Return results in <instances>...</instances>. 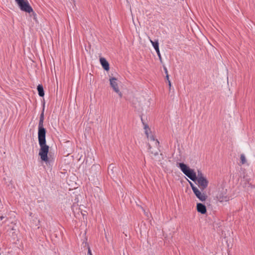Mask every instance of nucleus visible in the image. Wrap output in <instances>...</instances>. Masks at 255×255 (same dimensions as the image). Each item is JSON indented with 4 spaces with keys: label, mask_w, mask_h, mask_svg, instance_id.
I'll return each mask as SVG.
<instances>
[{
    "label": "nucleus",
    "mask_w": 255,
    "mask_h": 255,
    "mask_svg": "<svg viewBox=\"0 0 255 255\" xmlns=\"http://www.w3.org/2000/svg\"><path fill=\"white\" fill-rule=\"evenodd\" d=\"M177 165L186 176L195 182L201 192L207 188L209 181L206 176L202 173L198 172L197 175H196L194 169L190 168L184 163H177Z\"/></svg>",
    "instance_id": "nucleus-1"
},
{
    "label": "nucleus",
    "mask_w": 255,
    "mask_h": 255,
    "mask_svg": "<svg viewBox=\"0 0 255 255\" xmlns=\"http://www.w3.org/2000/svg\"><path fill=\"white\" fill-rule=\"evenodd\" d=\"M43 120H39L38 127V139L40 146L38 154L42 161L47 163L48 161V153L49 146L46 143V129L43 127Z\"/></svg>",
    "instance_id": "nucleus-2"
},
{
    "label": "nucleus",
    "mask_w": 255,
    "mask_h": 255,
    "mask_svg": "<svg viewBox=\"0 0 255 255\" xmlns=\"http://www.w3.org/2000/svg\"><path fill=\"white\" fill-rule=\"evenodd\" d=\"M142 124L144 133L148 141V149L152 154L156 155L158 154L159 142L157 139H155L148 125L144 122H142Z\"/></svg>",
    "instance_id": "nucleus-3"
},
{
    "label": "nucleus",
    "mask_w": 255,
    "mask_h": 255,
    "mask_svg": "<svg viewBox=\"0 0 255 255\" xmlns=\"http://www.w3.org/2000/svg\"><path fill=\"white\" fill-rule=\"evenodd\" d=\"M15 1L21 10L28 13H32L33 19L37 21V15L27 0H15Z\"/></svg>",
    "instance_id": "nucleus-4"
},
{
    "label": "nucleus",
    "mask_w": 255,
    "mask_h": 255,
    "mask_svg": "<svg viewBox=\"0 0 255 255\" xmlns=\"http://www.w3.org/2000/svg\"><path fill=\"white\" fill-rule=\"evenodd\" d=\"M189 182L192 190L196 197L202 202L205 201L207 198L206 194L205 193L201 192L198 188L193 184L192 182L190 181H189Z\"/></svg>",
    "instance_id": "nucleus-5"
},
{
    "label": "nucleus",
    "mask_w": 255,
    "mask_h": 255,
    "mask_svg": "<svg viewBox=\"0 0 255 255\" xmlns=\"http://www.w3.org/2000/svg\"><path fill=\"white\" fill-rule=\"evenodd\" d=\"M73 211L75 217L80 220H81L85 223H87V212L86 211H82L78 207L73 206Z\"/></svg>",
    "instance_id": "nucleus-6"
},
{
    "label": "nucleus",
    "mask_w": 255,
    "mask_h": 255,
    "mask_svg": "<svg viewBox=\"0 0 255 255\" xmlns=\"http://www.w3.org/2000/svg\"><path fill=\"white\" fill-rule=\"evenodd\" d=\"M110 83L111 87L113 88V90L117 93L120 97H122V93L120 91L119 88V81L116 78L112 77L109 80Z\"/></svg>",
    "instance_id": "nucleus-7"
},
{
    "label": "nucleus",
    "mask_w": 255,
    "mask_h": 255,
    "mask_svg": "<svg viewBox=\"0 0 255 255\" xmlns=\"http://www.w3.org/2000/svg\"><path fill=\"white\" fill-rule=\"evenodd\" d=\"M216 198L220 203L228 202L230 200V197L228 196L225 192L219 193L217 195Z\"/></svg>",
    "instance_id": "nucleus-8"
},
{
    "label": "nucleus",
    "mask_w": 255,
    "mask_h": 255,
    "mask_svg": "<svg viewBox=\"0 0 255 255\" xmlns=\"http://www.w3.org/2000/svg\"><path fill=\"white\" fill-rule=\"evenodd\" d=\"M100 63L104 70L106 71H109L110 69L109 64L107 60L104 57H101L100 58Z\"/></svg>",
    "instance_id": "nucleus-9"
},
{
    "label": "nucleus",
    "mask_w": 255,
    "mask_h": 255,
    "mask_svg": "<svg viewBox=\"0 0 255 255\" xmlns=\"http://www.w3.org/2000/svg\"><path fill=\"white\" fill-rule=\"evenodd\" d=\"M197 211L198 212L202 214H205L207 212V209L206 206L200 203H198L197 204Z\"/></svg>",
    "instance_id": "nucleus-10"
},
{
    "label": "nucleus",
    "mask_w": 255,
    "mask_h": 255,
    "mask_svg": "<svg viewBox=\"0 0 255 255\" xmlns=\"http://www.w3.org/2000/svg\"><path fill=\"white\" fill-rule=\"evenodd\" d=\"M37 89L39 96L40 97H43L44 95V92L43 86L41 85H38Z\"/></svg>",
    "instance_id": "nucleus-11"
},
{
    "label": "nucleus",
    "mask_w": 255,
    "mask_h": 255,
    "mask_svg": "<svg viewBox=\"0 0 255 255\" xmlns=\"http://www.w3.org/2000/svg\"><path fill=\"white\" fill-rule=\"evenodd\" d=\"M149 39L150 43L152 44L153 47H154V49L158 50V49L159 48V43L158 41H153L150 38V37H149Z\"/></svg>",
    "instance_id": "nucleus-12"
},
{
    "label": "nucleus",
    "mask_w": 255,
    "mask_h": 255,
    "mask_svg": "<svg viewBox=\"0 0 255 255\" xmlns=\"http://www.w3.org/2000/svg\"><path fill=\"white\" fill-rule=\"evenodd\" d=\"M240 159H241V162L242 164H244L246 163V162H247L246 158L244 154H242L241 155Z\"/></svg>",
    "instance_id": "nucleus-13"
},
{
    "label": "nucleus",
    "mask_w": 255,
    "mask_h": 255,
    "mask_svg": "<svg viewBox=\"0 0 255 255\" xmlns=\"http://www.w3.org/2000/svg\"><path fill=\"white\" fill-rule=\"evenodd\" d=\"M164 69L165 73L166 74V77L167 79L168 80L169 85V86H171V83H170V81L169 80V76H168V74L167 70L166 68H165V67L164 68Z\"/></svg>",
    "instance_id": "nucleus-14"
},
{
    "label": "nucleus",
    "mask_w": 255,
    "mask_h": 255,
    "mask_svg": "<svg viewBox=\"0 0 255 255\" xmlns=\"http://www.w3.org/2000/svg\"><path fill=\"white\" fill-rule=\"evenodd\" d=\"M44 110H43L42 113L40 114V120H42L44 121Z\"/></svg>",
    "instance_id": "nucleus-15"
},
{
    "label": "nucleus",
    "mask_w": 255,
    "mask_h": 255,
    "mask_svg": "<svg viewBox=\"0 0 255 255\" xmlns=\"http://www.w3.org/2000/svg\"><path fill=\"white\" fill-rule=\"evenodd\" d=\"M155 51H156L158 56L160 58H161V55H160V51H159V49L158 48V50H155Z\"/></svg>",
    "instance_id": "nucleus-16"
},
{
    "label": "nucleus",
    "mask_w": 255,
    "mask_h": 255,
    "mask_svg": "<svg viewBox=\"0 0 255 255\" xmlns=\"http://www.w3.org/2000/svg\"><path fill=\"white\" fill-rule=\"evenodd\" d=\"M88 254L89 255H92V252H91V251L90 250V247L88 248Z\"/></svg>",
    "instance_id": "nucleus-17"
}]
</instances>
